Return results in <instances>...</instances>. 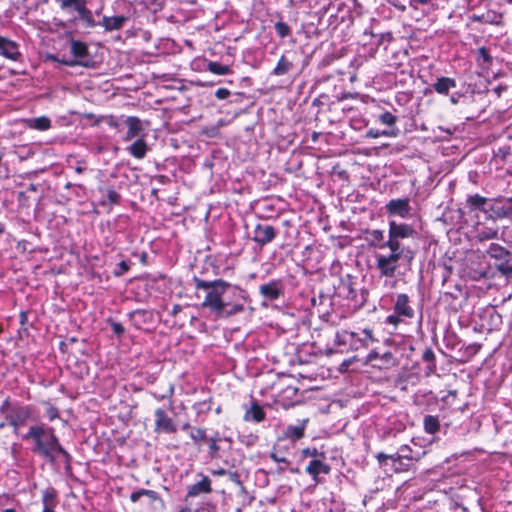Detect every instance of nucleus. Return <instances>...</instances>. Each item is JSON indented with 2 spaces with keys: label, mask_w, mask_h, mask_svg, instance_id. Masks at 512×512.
I'll use <instances>...</instances> for the list:
<instances>
[{
  "label": "nucleus",
  "mask_w": 512,
  "mask_h": 512,
  "mask_svg": "<svg viewBox=\"0 0 512 512\" xmlns=\"http://www.w3.org/2000/svg\"><path fill=\"white\" fill-rule=\"evenodd\" d=\"M23 441L32 444L31 451L45 462L55 465L63 461L65 470H71L72 456L62 446L53 427L45 424L31 425L28 431L21 435Z\"/></svg>",
  "instance_id": "nucleus-1"
},
{
  "label": "nucleus",
  "mask_w": 512,
  "mask_h": 512,
  "mask_svg": "<svg viewBox=\"0 0 512 512\" xmlns=\"http://www.w3.org/2000/svg\"><path fill=\"white\" fill-rule=\"evenodd\" d=\"M193 282L197 290H203L206 292L201 306L209 309L216 315H222L226 309V305L229 304V297L226 296L228 293H230L234 298L243 300H246L247 298L246 290L239 286L232 285L223 279L206 281L194 276Z\"/></svg>",
  "instance_id": "nucleus-2"
},
{
  "label": "nucleus",
  "mask_w": 512,
  "mask_h": 512,
  "mask_svg": "<svg viewBox=\"0 0 512 512\" xmlns=\"http://www.w3.org/2000/svg\"><path fill=\"white\" fill-rule=\"evenodd\" d=\"M379 249H389V253H377L375 255L376 268L380 276L394 278L398 269L403 267L409 270L415 258V251L408 245L386 244L378 245Z\"/></svg>",
  "instance_id": "nucleus-3"
},
{
  "label": "nucleus",
  "mask_w": 512,
  "mask_h": 512,
  "mask_svg": "<svg viewBox=\"0 0 512 512\" xmlns=\"http://www.w3.org/2000/svg\"><path fill=\"white\" fill-rule=\"evenodd\" d=\"M334 295L345 300L349 310L357 311L365 305L368 291L364 288L363 281L357 276L345 274L334 285Z\"/></svg>",
  "instance_id": "nucleus-4"
},
{
  "label": "nucleus",
  "mask_w": 512,
  "mask_h": 512,
  "mask_svg": "<svg viewBox=\"0 0 512 512\" xmlns=\"http://www.w3.org/2000/svg\"><path fill=\"white\" fill-rule=\"evenodd\" d=\"M34 407L32 405H10L9 399H5L0 406V412L5 414L7 424L12 427L13 433L21 437L20 430L31 420H35Z\"/></svg>",
  "instance_id": "nucleus-5"
},
{
  "label": "nucleus",
  "mask_w": 512,
  "mask_h": 512,
  "mask_svg": "<svg viewBox=\"0 0 512 512\" xmlns=\"http://www.w3.org/2000/svg\"><path fill=\"white\" fill-rule=\"evenodd\" d=\"M285 286L282 280L273 279L259 286V294L264 299L262 307H267V301L272 302L284 296Z\"/></svg>",
  "instance_id": "nucleus-6"
},
{
  "label": "nucleus",
  "mask_w": 512,
  "mask_h": 512,
  "mask_svg": "<svg viewBox=\"0 0 512 512\" xmlns=\"http://www.w3.org/2000/svg\"><path fill=\"white\" fill-rule=\"evenodd\" d=\"M416 234L417 232L411 225L405 223L398 224L395 221H390L386 244L395 243L396 245H405L403 240L413 237Z\"/></svg>",
  "instance_id": "nucleus-7"
},
{
  "label": "nucleus",
  "mask_w": 512,
  "mask_h": 512,
  "mask_svg": "<svg viewBox=\"0 0 512 512\" xmlns=\"http://www.w3.org/2000/svg\"><path fill=\"white\" fill-rule=\"evenodd\" d=\"M197 478H199L195 483L187 486L186 495L184 501L187 505H191V500L200 495L210 494L212 492V481L203 473H198Z\"/></svg>",
  "instance_id": "nucleus-8"
},
{
  "label": "nucleus",
  "mask_w": 512,
  "mask_h": 512,
  "mask_svg": "<svg viewBox=\"0 0 512 512\" xmlns=\"http://www.w3.org/2000/svg\"><path fill=\"white\" fill-rule=\"evenodd\" d=\"M70 52L73 56L74 61L82 62L85 64H78L77 66L91 68L94 65V61L92 60L88 45L81 41L71 38L70 40Z\"/></svg>",
  "instance_id": "nucleus-9"
},
{
  "label": "nucleus",
  "mask_w": 512,
  "mask_h": 512,
  "mask_svg": "<svg viewBox=\"0 0 512 512\" xmlns=\"http://www.w3.org/2000/svg\"><path fill=\"white\" fill-rule=\"evenodd\" d=\"M330 471L331 466L323 458L311 459L305 468V472L311 476L315 485L323 483L321 475H328Z\"/></svg>",
  "instance_id": "nucleus-10"
},
{
  "label": "nucleus",
  "mask_w": 512,
  "mask_h": 512,
  "mask_svg": "<svg viewBox=\"0 0 512 512\" xmlns=\"http://www.w3.org/2000/svg\"><path fill=\"white\" fill-rule=\"evenodd\" d=\"M366 361L372 363L374 367L379 369H388L397 364V360L392 352L385 351L380 353L376 349H373L368 353Z\"/></svg>",
  "instance_id": "nucleus-11"
},
{
  "label": "nucleus",
  "mask_w": 512,
  "mask_h": 512,
  "mask_svg": "<svg viewBox=\"0 0 512 512\" xmlns=\"http://www.w3.org/2000/svg\"><path fill=\"white\" fill-rule=\"evenodd\" d=\"M393 311L406 320L413 319L416 314V311L412 306V301L406 293H399L396 295L393 302Z\"/></svg>",
  "instance_id": "nucleus-12"
},
{
  "label": "nucleus",
  "mask_w": 512,
  "mask_h": 512,
  "mask_svg": "<svg viewBox=\"0 0 512 512\" xmlns=\"http://www.w3.org/2000/svg\"><path fill=\"white\" fill-rule=\"evenodd\" d=\"M386 213L389 216H399L401 218H407L411 213L410 199L409 198H397L391 199L385 205Z\"/></svg>",
  "instance_id": "nucleus-13"
},
{
  "label": "nucleus",
  "mask_w": 512,
  "mask_h": 512,
  "mask_svg": "<svg viewBox=\"0 0 512 512\" xmlns=\"http://www.w3.org/2000/svg\"><path fill=\"white\" fill-rule=\"evenodd\" d=\"M277 230L268 224H257L254 228V235L252 240L260 247L271 243L277 236Z\"/></svg>",
  "instance_id": "nucleus-14"
},
{
  "label": "nucleus",
  "mask_w": 512,
  "mask_h": 512,
  "mask_svg": "<svg viewBox=\"0 0 512 512\" xmlns=\"http://www.w3.org/2000/svg\"><path fill=\"white\" fill-rule=\"evenodd\" d=\"M345 336H349L352 344L356 345V347L368 348L375 342H378V339L375 338L373 330L369 328H365L360 332H344Z\"/></svg>",
  "instance_id": "nucleus-15"
},
{
  "label": "nucleus",
  "mask_w": 512,
  "mask_h": 512,
  "mask_svg": "<svg viewBox=\"0 0 512 512\" xmlns=\"http://www.w3.org/2000/svg\"><path fill=\"white\" fill-rule=\"evenodd\" d=\"M0 56L12 61L20 60L22 54L19 49V44L0 35Z\"/></svg>",
  "instance_id": "nucleus-16"
},
{
  "label": "nucleus",
  "mask_w": 512,
  "mask_h": 512,
  "mask_svg": "<svg viewBox=\"0 0 512 512\" xmlns=\"http://www.w3.org/2000/svg\"><path fill=\"white\" fill-rule=\"evenodd\" d=\"M490 198L481 196L480 194L468 195L465 201V208L469 212H482L488 214V204H490Z\"/></svg>",
  "instance_id": "nucleus-17"
},
{
  "label": "nucleus",
  "mask_w": 512,
  "mask_h": 512,
  "mask_svg": "<svg viewBox=\"0 0 512 512\" xmlns=\"http://www.w3.org/2000/svg\"><path fill=\"white\" fill-rule=\"evenodd\" d=\"M129 18L124 15H116V16H103L99 21V26L104 29L105 32H113L121 30Z\"/></svg>",
  "instance_id": "nucleus-18"
},
{
  "label": "nucleus",
  "mask_w": 512,
  "mask_h": 512,
  "mask_svg": "<svg viewBox=\"0 0 512 512\" xmlns=\"http://www.w3.org/2000/svg\"><path fill=\"white\" fill-rule=\"evenodd\" d=\"M470 22H478L481 24H490L500 26L503 23V15L495 10H487L482 14H473L469 16Z\"/></svg>",
  "instance_id": "nucleus-19"
},
{
  "label": "nucleus",
  "mask_w": 512,
  "mask_h": 512,
  "mask_svg": "<svg viewBox=\"0 0 512 512\" xmlns=\"http://www.w3.org/2000/svg\"><path fill=\"white\" fill-rule=\"evenodd\" d=\"M155 431H163L165 433H174L176 432V426L173 423V420L168 417L166 412L158 408L155 410Z\"/></svg>",
  "instance_id": "nucleus-20"
},
{
  "label": "nucleus",
  "mask_w": 512,
  "mask_h": 512,
  "mask_svg": "<svg viewBox=\"0 0 512 512\" xmlns=\"http://www.w3.org/2000/svg\"><path fill=\"white\" fill-rule=\"evenodd\" d=\"M456 86L457 82L454 78L445 76L437 77L431 85L436 93L444 96L449 95L450 90L456 88Z\"/></svg>",
  "instance_id": "nucleus-21"
},
{
  "label": "nucleus",
  "mask_w": 512,
  "mask_h": 512,
  "mask_svg": "<svg viewBox=\"0 0 512 512\" xmlns=\"http://www.w3.org/2000/svg\"><path fill=\"white\" fill-rule=\"evenodd\" d=\"M265 417L266 413L263 407L257 401L252 400L251 406L245 411L244 420L259 423L263 421Z\"/></svg>",
  "instance_id": "nucleus-22"
},
{
  "label": "nucleus",
  "mask_w": 512,
  "mask_h": 512,
  "mask_svg": "<svg viewBox=\"0 0 512 512\" xmlns=\"http://www.w3.org/2000/svg\"><path fill=\"white\" fill-rule=\"evenodd\" d=\"M311 304L317 309L319 314H328L329 307L332 305V299L329 294L320 291L317 296L312 297Z\"/></svg>",
  "instance_id": "nucleus-23"
},
{
  "label": "nucleus",
  "mask_w": 512,
  "mask_h": 512,
  "mask_svg": "<svg viewBox=\"0 0 512 512\" xmlns=\"http://www.w3.org/2000/svg\"><path fill=\"white\" fill-rule=\"evenodd\" d=\"M64 189L67 191L66 194L62 196L66 198V200H76V199H84L86 197V187L82 184H73L71 182H67L64 185Z\"/></svg>",
  "instance_id": "nucleus-24"
},
{
  "label": "nucleus",
  "mask_w": 512,
  "mask_h": 512,
  "mask_svg": "<svg viewBox=\"0 0 512 512\" xmlns=\"http://www.w3.org/2000/svg\"><path fill=\"white\" fill-rule=\"evenodd\" d=\"M126 150L132 157L143 159L149 151V146L143 138H138Z\"/></svg>",
  "instance_id": "nucleus-25"
},
{
  "label": "nucleus",
  "mask_w": 512,
  "mask_h": 512,
  "mask_svg": "<svg viewBox=\"0 0 512 512\" xmlns=\"http://www.w3.org/2000/svg\"><path fill=\"white\" fill-rule=\"evenodd\" d=\"M421 359L424 363H426L425 375L431 376L435 374L437 371V364L434 351L431 348H426L422 353Z\"/></svg>",
  "instance_id": "nucleus-26"
},
{
  "label": "nucleus",
  "mask_w": 512,
  "mask_h": 512,
  "mask_svg": "<svg viewBox=\"0 0 512 512\" xmlns=\"http://www.w3.org/2000/svg\"><path fill=\"white\" fill-rule=\"evenodd\" d=\"M25 124L26 127L38 131H46L51 128V120L47 116L26 119Z\"/></svg>",
  "instance_id": "nucleus-27"
},
{
  "label": "nucleus",
  "mask_w": 512,
  "mask_h": 512,
  "mask_svg": "<svg viewBox=\"0 0 512 512\" xmlns=\"http://www.w3.org/2000/svg\"><path fill=\"white\" fill-rule=\"evenodd\" d=\"M297 393L298 388L293 386H287L278 394L276 402L281 403L283 407H289L290 405L293 404L292 400L297 396Z\"/></svg>",
  "instance_id": "nucleus-28"
},
{
  "label": "nucleus",
  "mask_w": 512,
  "mask_h": 512,
  "mask_svg": "<svg viewBox=\"0 0 512 512\" xmlns=\"http://www.w3.org/2000/svg\"><path fill=\"white\" fill-rule=\"evenodd\" d=\"M294 67V64L291 60H289L285 55H282L275 68L272 70L271 75L274 76H283L290 72Z\"/></svg>",
  "instance_id": "nucleus-29"
},
{
  "label": "nucleus",
  "mask_w": 512,
  "mask_h": 512,
  "mask_svg": "<svg viewBox=\"0 0 512 512\" xmlns=\"http://www.w3.org/2000/svg\"><path fill=\"white\" fill-rule=\"evenodd\" d=\"M307 420H303L299 425H289L286 427L284 431V435L286 438L291 440H298L304 436L305 426Z\"/></svg>",
  "instance_id": "nucleus-30"
},
{
  "label": "nucleus",
  "mask_w": 512,
  "mask_h": 512,
  "mask_svg": "<svg viewBox=\"0 0 512 512\" xmlns=\"http://www.w3.org/2000/svg\"><path fill=\"white\" fill-rule=\"evenodd\" d=\"M424 431L428 434H435L440 430V420L435 415H425L423 419Z\"/></svg>",
  "instance_id": "nucleus-31"
},
{
  "label": "nucleus",
  "mask_w": 512,
  "mask_h": 512,
  "mask_svg": "<svg viewBox=\"0 0 512 512\" xmlns=\"http://www.w3.org/2000/svg\"><path fill=\"white\" fill-rule=\"evenodd\" d=\"M79 19L82 20L87 28H94L99 26V21H96L93 17V13L86 7V4L83 5L79 11H77Z\"/></svg>",
  "instance_id": "nucleus-32"
},
{
  "label": "nucleus",
  "mask_w": 512,
  "mask_h": 512,
  "mask_svg": "<svg viewBox=\"0 0 512 512\" xmlns=\"http://www.w3.org/2000/svg\"><path fill=\"white\" fill-rule=\"evenodd\" d=\"M125 125L127 126V130L130 133H133L137 137L141 135L143 131L142 121L136 116H128L125 121Z\"/></svg>",
  "instance_id": "nucleus-33"
},
{
  "label": "nucleus",
  "mask_w": 512,
  "mask_h": 512,
  "mask_svg": "<svg viewBox=\"0 0 512 512\" xmlns=\"http://www.w3.org/2000/svg\"><path fill=\"white\" fill-rule=\"evenodd\" d=\"M490 204H488V213L493 214L498 219H504L505 216V204L502 201H497L495 198H490Z\"/></svg>",
  "instance_id": "nucleus-34"
},
{
  "label": "nucleus",
  "mask_w": 512,
  "mask_h": 512,
  "mask_svg": "<svg viewBox=\"0 0 512 512\" xmlns=\"http://www.w3.org/2000/svg\"><path fill=\"white\" fill-rule=\"evenodd\" d=\"M495 266L501 275L512 278V252L502 262H497Z\"/></svg>",
  "instance_id": "nucleus-35"
},
{
  "label": "nucleus",
  "mask_w": 512,
  "mask_h": 512,
  "mask_svg": "<svg viewBox=\"0 0 512 512\" xmlns=\"http://www.w3.org/2000/svg\"><path fill=\"white\" fill-rule=\"evenodd\" d=\"M58 493L55 488L47 487L42 491V504L43 506H57Z\"/></svg>",
  "instance_id": "nucleus-36"
},
{
  "label": "nucleus",
  "mask_w": 512,
  "mask_h": 512,
  "mask_svg": "<svg viewBox=\"0 0 512 512\" xmlns=\"http://www.w3.org/2000/svg\"><path fill=\"white\" fill-rule=\"evenodd\" d=\"M487 252L492 258H495L497 262H502L511 253L504 247L494 243L490 245Z\"/></svg>",
  "instance_id": "nucleus-37"
},
{
  "label": "nucleus",
  "mask_w": 512,
  "mask_h": 512,
  "mask_svg": "<svg viewBox=\"0 0 512 512\" xmlns=\"http://www.w3.org/2000/svg\"><path fill=\"white\" fill-rule=\"evenodd\" d=\"M206 69L216 75H228L232 73L231 68L228 65H222L215 61H209Z\"/></svg>",
  "instance_id": "nucleus-38"
},
{
  "label": "nucleus",
  "mask_w": 512,
  "mask_h": 512,
  "mask_svg": "<svg viewBox=\"0 0 512 512\" xmlns=\"http://www.w3.org/2000/svg\"><path fill=\"white\" fill-rule=\"evenodd\" d=\"M189 436L197 446H201L203 442L207 441L206 429L202 427H195L191 429Z\"/></svg>",
  "instance_id": "nucleus-39"
},
{
  "label": "nucleus",
  "mask_w": 512,
  "mask_h": 512,
  "mask_svg": "<svg viewBox=\"0 0 512 512\" xmlns=\"http://www.w3.org/2000/svg\"><path fill=\"white\" fill-rule=\"evenodd\" d=\"M121 195L114 189L109 188L106 190V200H101V206H112L120 203Z\"/></svg>",
  "instance_id": "nucleus-40"
},
{
  "label": "nucleus",
  "mask_w": 512,
  "mask_h": 512,
  "mask_svg": "<svg viewBox=\"0 0 512 512\" xmlns=\"http://www.w3.org/2000/svg\"><path fill=\"white\" fill-rule=\"evenodd\" d=\"M225 125V121L220 119L216 125L206 126L202 129V134L208 138H216L220 135V128Z\"/></svg>",
  "instance_id": "nucleus-41"
},
{
  "label": "nucleus",
  "mask_w": 512,
  "mask_h": 512,
  "mask_svg": "<svg viewBox=\"0 0 512 512\" xmlns=\"http://www.w3.org/2000/svg\"><path fill=\"white\" fill-rule=\"evenodd\" d=\"M60 8L64 11L74 9L76 12L86 4V0H58Z\"/></svg>",
  "instance_id": "nucleus-42"
},
{
  "label": "nucleus",
  "mask_w": 512,
  "mask_h": 512,
  "mask_svg": "<svg viewBox=\"0 0 512 512\" xmlns=\"http://www.w3.org/2000/svg\"><path fill=\"white\" fill-rule=\"evenodd\" d=\"M60 8L64 11L74 9L76 12L86 4V0H58Z\"/></svg>",
  "instance_id": "nucleus-43"
},
{
  "label": "nucleus",
  "mask_w": 512,
  "mask_h": 512,
  "mask_svg": "<svg viewBox=\"0 0 512 512\" xmlns=\"http://www.w3.org/2000/svg\"><path fill=\"white\" fill-rule=\"evenodd\" d=\"M244 311V305L241 303H232V300L229 298V304L226 305V309L221 316H232L239 314Z\"/></svg>",
  "instance_id": "nucleus-44"
},
{
  "label": "nucleus",
  "mask_w": 512,
  "mask_h": 512,
  "mask_svg": "<svg viewBox=\"0 0 512 512\" xmlns=\"http://www.w3.org/2000/svg\"><path fill=\"white\" fill-rule=\"evenodd\" d=\"M476 60L479 63L491 65L493 58L490 55L489 50L486 47L482 46V47L478 48V50H477Z\"/></svg>",
  "instance_id": "nucleus-45"
},
{
  "label": "nucleus",
  "mask_w": 512,
  "mask_h": 512,
  "mask_svg": "<svg viewBox=\"0 0 512 512\" xmlns=\"http://www.w3.org/2000/svg\"><path fill=\"white\" fill-rule=\"evenodd\" d=\"M274 29H275L277 35L282 39L288 37L291 34L290 26L281 20L277 21L274 24Z\"/></svg>",
  "instance_id": "nucleus-46"
},
{
  "label": "nucleus",
  "mask_w": 512,
  "mask_h": 512,
  "mask_svg": "<svg viewBox=\"0 0 512 512\" xmlns=\"http://www.w3.org/2000/svg\"><path fill=\"white\" fill-rule=\"evenodd\" d=\"M211 399L203 400L200 402H197L193 405V409L196 411L198 415L200 414H207L211 411L212 406Z\"/></svg>",
  "instance_id": "nucleus-47"
},
{
  "label": "nucleus",
  "mask_w": 512,
  "mask_h": 512,
  "mask_svg": "<svg viewBox=\"0 0 512 512\" xmlns=\"http://www.w3.org/2000/svg\"><path fill=\"white\" fill-rule=\"evenodd\" d=\"M208 456L210 459H218L221 457V451L225 449L223 444L220 443H208Z\"/></svg>",
  "instance_id": "nucleus-48"
},
{
  "label": "nucleus",
  "mask_w": 512,
  "mask_h": 512,
  "mask_svg": "<svg viewBox=\"0 0 512 512\" xmlns=\"http://www.w3.org/2000/svg\"><path fill=\"white\" fill-rule=\"evenodd\" d=\"M399 130H378V129H369L367 132V136L371 138H378L380 136H396L398 134Z\"/></svg>",
  "instance_id": "nucleus-49"
},
{
  "label": "nucleus",
  "mask_w": 512,
  "mask_h": 512,
  "mask_svg": "<svg viewBox=\"0 0 512 512\" xmlns=\"http://www.w3.org/2000/svg\"><path fill=\"white\" fill-rule=\"evenodd\" d=\"M400 458L402 460H406L408 462H414L417 460V457L413 454V451L410 446L402 445L399 447Z\"/></svg>",
  "instance_id": "nucleus-50"
},
{
  "label": "nucleus",
  "mask_w": 512,
  "mask_h": 512,
  "mask_svg": "<svg viewBox=\"0 0 512 512\" xmlns=\"http://www.w3.org/2000/svg\"><path fill=\"white\" fill-rule=\"evenodd\" d=\"M207 441H208V443H213V442L214 443H220V444L226 443L227 444V446H226L227 449H230L231 446H232V443H233V441H232V439L230 437H222L220 435V433L217 432V431L212 436L207 438Z\"/></svg>",
  "instance_id": "nucleus-51"
},
{
  "label": "nucleus",
  "mask_w": 512,
  "mask_h": 512,
  "mask_svg": "<svg viewBox=\"0 0 512 512\" xmlns=\"http://www.w3.org/2000/svg\"><path fill=\"white\" fill-rule=\"evenodd\" d=\"M378 121L387 126H394L397 122V117L392 113L385 111L378 116Z\"/></svg>",
  "instance_id": "nucleus-52"
},
{
  "label": "nucleus",
  "mask_w": 512,
  "mask_h": 512,
  "mask_svg": "<svg viewBox=\"0 0 512 512\" xmlns=\"http://www.w3.org/2000/svg\"><path fill=\"white\" fill-rule=\"evenodd\" d=\"M496 200L504 202V204H505L504 219H509L512 221V197L498 196V197H496Z\"/></svg>",
  "instance_id": "nucleus-53"
},
{
  "label": "nucleus",
  "mask_w": 512,
  "mask_h": 512,
  "mask_svg": "<svg viewBox=\"0 0 512 512\" xmlns=\"http://www.w3.org/2000/svg\"><path fill=\"white\" fill-rule=\"evenodd\" d=\"M414 462H408L406 460H398L395 464L392 465L395 473L407 472L410 470Z\"/></svg>",
  "instance_id": "nucleus-54"
},
{
  "label": "nucleus",
  "mask_w": 512,
  "mask_h": 512,
  "mask_svg": "<svg viewBox=\"0 0 512 512\" xmlns=\"http://www.w3.org/2000/svg\"><path fill=\"white\" fill-rule=\"evenodd\" d=\"M370 236H371L372 244L376 247H378V245L382 244L383 242H386L384 240V232L382 230H378V229L372 230L370 232Z\"/></svg>",
  "instance_id": "nucleus-55"
},
{
  "label": "nucleus",
  "mask_w": 512,
  "mask_h": 512,
  "mask_svg": "<svg viewBox=\"0 0 512 512\" xmlns=\"http://www.w3.org/2000/svg\"><path fill=\"white\" fill-rule=\"evenodd\" d=\"M302 456L303 457H311L312 459L315 458H323L325 459V453L319 452L316 448H305L302 450Z\"/></svg>",
  "instance_id": "nucleus-56"
},
{
  "label": "nucleus",
  "mask_w": 512,
  "mask_h": 512,
  "mask_svg": "<svg viewBox=\"0 0 512 512\" xmlns=\"http://www.w3.org/2000/svg\"><path fill=\"white\" fill-rule=\"evenodd\" d=\"M270 458H271L273 461H275V462H277V463H281V464H283V465H284V466H282V467H280V468H279L281 471H283L284 469L288 468V466H289V464H290V461H289L286 457H284V456H280V455L278 454V452H276V451H272V452L270 453Z\"/></svg>",
  "instance_id": "nucleus-57"
},
{
  "label": "nucleus",
  "mask_w": 512,
  "mask_h": 512,
  "mask_svg": "<svg viewBox=\"0 0 512 512\" xmlns=\"http://www.w3.org/2000/svg\"><path fill=\"white\" fill-rule=\"evenodd\" d=\"M130 269V265L126 261H121L117 264V267L113 271L115 277H121Z\"/></svg>",
  "instance_id": "nucleus-58"
},
{
  "label": "nucleus",
  "mask_w": 512,
  "mask_h": 512,
  "mask_svg": "<svg viewBox=\"0 0 512 512\" xmlns=\"http://www.w3.org/2000/svg\"><path fill=\"white\" fill-rule=\"evenodd\" d=\"M444 341L446 347L449 349H455L456 346L460 343L458 337L454 333L445 335Z\"/></svg>",
  "instance_id": "nucleus-59"
},
{
  "label": "nucleus",
  "mask_w": 512,
  "mask_h": 512,
  "mask_svg": "<svg viewBox=\"0 0 512 512\" xmlns=\"http://www.w3.org/2000/svg\"><path fill=\"white\" fill-rule=\"evenodd\" d=\"M214 510H215V506L212 503L207 502V503H202L195 509H191L189 507L188 512H213Z\"/></svg>",
  "instance_id": "nucleus-60"
},
{
  "label": "nucleus",
  "mask_w": 512,
  "mask_h": 512,
  "mask_svg": "<svg viewBox=\"0 0 512 512\" xmlns=\"http://www.w3.org/2000/svg\"><path fill=\"white\" fill-rule=\"evenodd\" d=\"M406 321H407L406 319H404L402 316L397 315V313H395V312L393 311V313H392L391 315L387 316V318H386V321H385V322H386L387 324H391V325L397 326V325H399L401 322H406Z\"/></svg>",
  "instance_id": "nucleus-61"
},
{
  "label": "nucleus",
  "mask_w": 512,
  "mask_h": 512,
  "mask_svg": "<svg viewBox=\"0 0 512 512\" xmlns=\"http://www.w3.org/2000/svg\"><path fill=\"white\" fill-rule=\"evenodd\" d=\"M46 414H47L48 419L50 421H53V420H55V419H57L59 417L58 409L55 406L51 405V404L48 405V407L46 409Z\"/></svg>",
  "instance_id": "nucleus-62"
},
{
  "label": "nucleus",
  "mask_w": 512,
  "mask_h": 512,
  "mask_svg": "<svg viewBox=\"0 0 512 512\" xmlns=\"http://www.w3.org/2000/svg\"><path fill=\"white\" fill-rule=\"evenodd\" d=\"M229 480L233 482L234 484L241 486L243 488L241 476L237 471H230L228 472Z\"/></svg>",
  "instance_id": "nucleus-63"
},
{
  "label": "nucleus",
  "mask_w": 512,
  "mask_h": 512,
  "mask_svg": "<svg viewBox=\"0 0 512 512\" xmlns=\"http://www.w3.org/2000/svg\"><path fill=\"white\" fill-rule=\"evenodd\" d=\"M111 328L115 335L122 336L125 332L123 325L119 322H111Z\"/></svg>",
  "instance_id": "nucleus-64"
}]
</instances>
